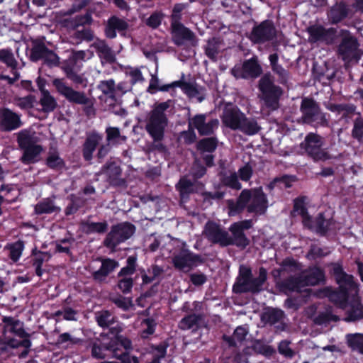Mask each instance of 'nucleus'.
<instances>
[{"instance_id": "7", "label": "nucleus", "mask_w": 363, "mask_h": 363, "mask_svg": "<svg viewBox=\"0 0 363 363\" xmlns=\"http://www.w3.org/2000/svg\"><path fill=\"white\" fill-rule=\"evenodd\" d=\"M277 31L272 20H264L252 28L249 39L254 43L262 44L277 38Z\"/></svg>"}, {"instance_id": "13", "label": "nucleus", "mask_w": 363, "mask_h": 363, "mask_svg": "<svg viewBox=\"0 0 363 363\" xmlns=\"http://www.w3.org/2000/svg\"><path fill=\"white\" fill-rule=\"evenodd\" d=\"M262 73V68L259 64L257 57L254 56L243 62L240 69H233L231 74L236 78L256 79Z\"/></svg>"}, {"instance_id": "58", "label": "nucleus", "mask_w": 363, "mask_h": 363, "mask_svg": "<svg viewBox=\"0 0 363 363\" xmlns=\"http://www.w3.org/2000/svg\"><path fill=\"white\" fill-rule=\"evenodd\" d=\"M47 164L51 168H57L62 166L63 161L57 152H50L47 159Z\"/></svg>"}, {"instance_id": "43", "label": "nucleus", "mask_w": 363, "mask_h": 363, "mask_svg": "<svg viewBox=\"0 0 363 363\" xmlns=\"http://www.w3.org/2000/svg\"><path fill=\"white\" fill-rule=\"evenodd\" d=\"M248 331L245 328L242 326L238 327L235 330L233 336H228V348L231 347H235L237 345L235 340L242 342L243 340H245Z\"/></svg>"}, {"instance_id": "44", "label": "nucleus", "mask_w": 363, "mask_h": 363, "mask_svg": "<svg viewBox=\"0 0 363 363\" xmlns=\"http://www.w3.org/2000/svg\"><path fill=\"white\" fill-rule=\"evenodd\" d=\"M97 49L99 56L106 62H112L114 56L111 49L106 45L104 41H99L95 44Z\"/></svg>"}, {"instance_id": "17", "label": "nucleus", "mask_w": 363, "mask_h": 363, "mask_svg": "<svg viewBox=\"0 0 363 363\" xmlns=\"http://www.w3.org/2000/svg\"><path fill=\"white\" fill-rule=\"evenodd\" d=\"M171 28L172 40L177 45H182L194 38L193 33L177 21L176 13L173 15Z\"/></svg>"}, {"instance_id": "34", "label": "nucleus", "mask_w": 363, "mask_h": 363, "mask_svg": "<svg viewBox=\"0 0 363 363\" xmlns=\"http://www.w3.org/2000/svg\"><path fill=\"white\" fill-rule=\"evenodd\" d=\"M284 318V313L279 308H269L262 313L261 320L266 324L271 325L280 323Z\"/></svg>"}, {"instance_id": "19", "label": "nucleus", "mask_w": 363, "mask_h": 363, "mask_svg": "<svg viewBox=\"0 0 363 363\" xmlns=\"http://www.w3.org/2000/svg\"><path fill=\"white\" fill-rule=\"evenodd\" d=\"M300 277L303 286H315L325 281V272L318 266L309 267Z\"/></svg>"}, {"instance_id": "25", "label": "nucleus", "mask_w": 363, "mask_h": 363, "mask_svg": "<svg viewBox=\"0 0 363 363\" xmlns=\"http://www.w3.org/2000/svg\"><path fill=\"white\" fill-rule=\"evenodd\" d=\"M267 279V271L264 267L259 268V276L252 277L244 285L245 291L258 294L263 290V285Z\"/></svg>"}, {"instance_id": "20", "label": "nucleus", "mask_w": 363, "mask_h": 363, "mask_svg": "<svg viewBox=\"0 0 363 363\" xmlns=\"http://www.w3.org/2000/svg\"><path fill=\"white\" fill-rule=\"evenodd\" d=\"M21 116L9 108L0 110V127L4 130H13L21 126Z\"/></svg>"}, {"instance_id": "15", "label": "nucleus", "mask_w": 363, "mask_h": 363, "mask_svg": "<svg viewBox=\"0 0 363 363\" xmlns=\"http://www.w3.org/2000/svg\"><path fill=\"white\" fill-rule=\"evenodd\" d=\"M268 208L267 195L264 193L261 186L252 189V198L247 206V212L263 215Z\"/></svg>"}, {"instance_id": "4", "label": "nucleus", "mask_w": 363, "mask_h": 363, "mask_svg": "<svg viewBox=\"0 0 363 363\" xmlns=\"http://www.w3.org/2000/svg\"><path fill=\"white\" fill-rule=\"evenodd\" d=\"M324 138L318 133L310 132L304 138L300 144L307 157L314 162H325L333 159V156L323 148Z\"/></svg>"}, {"instance_id": "64", "label": "nucleus", "mask_w": 363, "mask_h": 363, "mask_svg": "<svg viewBox=\"0 0 363 363\" xmlns=\"http://www.w3.org/2000/svg\"><path fill=\"white\" fill-rule=\"evenodd\" d=\"M48 49L45 48L43 45H36L35 46L31 51V58L33 60H38L39 59H43L45 55V52H47Z\"/></svg>"}, {"instance_id": "18", "label": "nucleus", "mask_w": 363, "mask_h": 363, "mask_svg": "<svg viewBox=\"0 0 363 363\" xmlns=\"http://www.w3.org/2000/svg\"><path fill=\"white\" fill-rule=\"evenodd\" d=\"M4 339L9 345L10 339H14L11 335L18 337H24L26 332L23 328V323L18 320L14 319L11 317H4Z\"/></svg>"}, {"instance_id": "11", "label": "nucleus", "mask_w": 363, "mask_h": 363, "mask_svg": "<svg viewBox=\"0 0 363 363\" xmlns=\"http://www.w3.org/2000/svg\"><path fill=\"white\" fill-rule=\"evenodd\" d=\"M180 87L182 90L193 101L201 102L206 96L205 89L195 83L175 81L162 86L160 90L167 91L172 88Z\"/></svg>"}, {"instance_id": "55", "label": "nucleus", "mask_w": 363, "mask_h": 363, "mask_svg": "<svg viewBox=\"0 0 363 363\" xmlns=\"http://www.w3.org/2000/svg\"><path fill=\"white\" fill-rule=\"evenodd\" d=\"M49 259V255L47 253L39 252L35 255L33 265L35 267L36 274L38 276H41L43 271L41 266L45 261Z\"/></svg>"}, {"instance_id": "40", "label": "nucleus", "mask_w": 363, "mask_h": 363, "mask_svg": "<svg viewBox=\"0 0 363 363\" xmlns=\"http://www.w3.org/2000/svg\"><path fill=\"white\" fill-rule=\"evenodd\" d=\"M156 327L155 321L152 318L144 319L140 323V335L142 338H148L155 333Z\"/></svg>"}, {"instance_id": "29", "label": "nucleus", "mask_w": 363, "mask_h": 363, "mask_svg": "<svg viewBox=\"0 0 363 363\" xmlns=\"http://www.w3.org/2000/svg\"><path fill=\"white\" fill-rule=\"evenodd\" d=\"M267 346L262 344V342L256 340L251 347H246L242 352H238L234 357L235 363H247V357L254 351L257 353L263 354L267 352Z\"/></svg>"}, {"instance_id": "57", "label": "nucleus", "mask_w": 363, "mask_h": 363, "mask_svg": "<svg viewBox=\"0 0 363 363\" xmlns=\"http://www.w3.org/2000/svg\"><path fill=\"white\" fill-rule=\"evenodd\" d=\"M253 169L249 163L245 164L238 169V177L244 182L249 181L251 179Z\"/></svg>"}, {"instance_id": "63", "label": "nucleus", "mask_w": 363, "mask_h": 363, "mask_svg": "<svg viewBox=\"0 0 363 363\" xmlns=\"http://www.w3.org/2000/svg\"><path fill=\"white\" fill-rule=\"evenodd\" d=\"M297 178L295 175L284 174L281 177H275V181H278L279 183L284 184L286 189L291 188L292 183L295 182Z\"/></svg>"}, {"instance_id": "45", "label": "nucleus", "mask_w": 363, "mask_h": 363, "mask_svg": "<svg viewBox=\"0 0 363 363\" xmlns=\"http://www.w3.org/2000/svg\"><path fill=\"white\" fill-rule=\"evenodd\" d=\"M95 318L99 325L102 328L109 327L114 320L113 315L107 311L96 313Z\"/></svg>"}, {"instance_id": "16", "label": "nucleus", "mask_w": 363, "mask_h": 363, "mask_svg": "<svg viewBox=\"0 0 363 363\" xmlns=\"http://www.w3.org/2000/svg\"><path fill=\"white\" fill-rule=\"evenodd\" d=\"M340 37H342V40L337 47V53L343 60H347L356 52L359 44L357 38L351 35L347 30Z\"/></svg>"}, {"instance_id": "48", "label": "nucleus", "mask_w": 363, "mask_h": 363, "mask_svg": "<svg viewBox=\"0 0 363 363\" xmlns=\"http://www.w3.org/2000/svg\"><path fill=\"white\" fill-rule=\"evenodd\" d=\"M221 48V43L218 38L210 40L206 47V53L211 59L216 58L219 50Z\"/></svg>"}, {"instance_id": "10", "label": "nucleus", "mask_w": 363, "mask_h": 363, "mask_svg": "<svg viewBox=\"0 0 363 363\" xmlns=\"http://www.w3.org/2000/svg\"><path fill=\"white\" fill-rule=\"evenodd\" d=\"M135 232L134 225L123 223L113 227L104 241L108 247L113 248L121 242L128 239Z\"/></svg>"}, {"instance_id": "56", "label": "nucleus", "mask_w": 363, "mask_h": 363, "mask_svg": "<svg viewBox=\"0 0 363 363\" xmlns=\"http://www.w3.org/2000/svg\"><path fill=\"white\" fill-rule=\"evenodd\" d=\"M216 142L213 138H206L201 140L198 144V149L201 151L211 152L216 149Z\"/></svg>"}, {"instance_id": "51", "label": "nucleus", "mask_w": 363, "mask_h": 363, "mask_svg": "<svg viewBox=\"0 0 363 363\" xmlns=\"http://www.w3.org/2000/svg\"><path fill=\"white\" fill-rule=\"evenodd\" d=\"M35 102V98L32 95L14 99V104L21 109L32 108Z\"/></svg>"}, {"instance_id": "59", "label": "nucleus", "mask_w": 363, "mask_h": 363, "mask_svg": "<svg viewBox=\"0 0 363 363\" xmlns=\"http://www.w3.org/2000/svg\"><path fill=\"white\" fill-rule=\"evenodd\" d=\"M281 266L283 267V270H289L291 272H295L298 269L299 266L298 262L293 257H286L281 263Z\"/></svg>"}, {"instance_id": "42", "label": "nucleus", "mask_w": 363, "mask_h": 363, "mask_svg": "<svg viewBox=\"0 0 363 363\" xmlns=\"http://www.w3.org/2000/svg\"><path fill=\"white\" fill-rule=\"evenodd\" d=\"M195 185L186 177H183L180 179L177 185V189L179 191L182 199H184L191 192L194 191Z\"/></svg>"}, {"instance_id": "41", "label": "nucleus", "mask_w": 363, "mask_h": 363, "mask_svg": "<svg viewBox=\"0 0 363 363\" xmlns=\"http://www.w3.org/2000/svg\"><path fill=\"white\" fill-rule=\"evenodd\" d=\"M60 211V208L56 206L52 200L45 199L38 203L35 207V211L38 214L50 213Z\"/></svg>"}, {"instance_id": "3", "label": "nucleus", "mask_w": 363, "mask_h": 363, "mask_svg": "<svg viewBox=\"0 0 363 363\" xmlns=\"http://www.w3.org/2000/svg\"><path fill=\"white\" fill-rule=\"evenodd\" d=\"M39 137L32 130H22L18 134V143L23 153L21 160L26 164L35 163L40 160L43 151L41 145H38Z\"/></svg>"}, {"instance_id": "54", "label": "nucleus", "mask_w": 363, "mask_h": 363, "mask_svg": "<svg viewBox=\"0 0 363 363\" xmlns=\"http://www.w3.org/2000/svg\"><path fill=\"white\" fill-rule=\"evenodd\" d=\"M330 251L325 252L323 248L318 247L316 245H311L308 252V257H311L312 259H315L317 258H321L328 256L330 254Z\"/></svg>"}, {"instance_id": "35", "label": "nucleus", "mask_w": 363, "mask_h": 363, "mask_svg": "<svg viewBox=\"0 0 363 363\" xmlns=\"http://www.w3.org/2000/svg\"><path fill=\"white\" fill-rule=\"evenodd\" d=\"M281 291H298L302 285L301 277L290 276L277 284Z\"/></svg>"}, {"instance_id": "37", "label": "nucleus", "mask_w": 363, "mask_h": 363, "mask_svg": "<svg viewBox=\"0 0 363 363\" xmlns=\"http://www.w3.org/2000/svg\"><path fill=\"white\" fill-rule=\"evenodd\" d=\"M40 104L44 112L53 111L57 105L56 99L49 91H43V93L40 94Z\"/></svg>"}, {"instance_id": "47", "label": "nucleus", "mask_w": 363, "mask_h": 363, "mask_svg": "<svg viewBox=\"0 0 363 363\" xmlns=\"http://www.w3.org/2000/svg\"><path fill=\"white\" fill-rule=\"evenodd\" d=\"M106 132L107 140L110 143H121L126 140V137L121 135L119 129L117 128L109 127L106 128Z\"/></svg>"}, {"instance_id": "31", "label": "nucleus", "mask_w": 363, "mask_h": 363, "mask_svg": "<svg viewBox=\"0 0 363 363\" xmlns=\"http://www.w3.org/2000/svg\"><path fill=\"white\" fill-rule=\"evenodd\" d=\"M118 265V263L115 260L111 259H102L100 269L93 274L94 278L99 281H104Z\"/></svg>"}, {"instance_id": "38", "label": "nucleus", "mask_w": 363, "mask_h": 363, "mask_svg": "<svg viewBox=\"0 0 363 363\" xmlns=\"http://www.w3.org/2000/svg\"><path fill=\"white\" fill-rule=\"evenodd\" d=\"M346 340L349 347L363 354V333L347 334Z\"/></svg>"}, {"instance_id": "32", "label": "nucleus", "mask_w": 363, "mask_h": 363, "mask_svg": "<svg viewBox=\"0 0 363 363\" xmlns=\"http://www.w3.org/2000/svg\"><path fill=\"white\" fill-rule=\"evenodd\" d=\"M128 28L127 23L118 17H111L107 23L106 28V35L109 38H113L116 36V31L122 32Z\"/></svg>"}, {"instance_id": "50", "label": "nucleus", "mask_w": 363, "mask_h": 363, "mask_svg": "<svg viewBox=\"0 0 363 363\" xmlns=\"http://www.w3.org/2000/svg\"><path fill=\"white\" fill-rule=\"evenodd\" d=\"M352 137L357 141L363 140V119L357 117L354 121L353 128L352 130Z\"/></svg>"}, {"instance_id": "6", "label": "nucleus", "mask_w": 363, "mask_h": 363, "mask_svg": "<svg viewBox=\"0 0 363 363\" xmlns=\"http://www.w3.org/2000/svg\"><path fill=\"white\" fill-rule=\"evenodd\" d=\"M228 128L239 130L248 135L257 134L261 129L257 122L248 118L240 111H235L228 108Z\"/></svg>"}, {"instance_id": "12", "label": "nucleus", "mask_w": 363, "mask_h": 363, "mask_svg": "<svg viewBox=\"0 0 363 363\" xmlns=\"http://www.w3.org/2000/svg\"><path fill=\"white\" fill-rule=\"evenodd\" d=\"M52 84L57 91L69 102L82 105L88 104L89 99L84 93L74 90L71 86L66 84L62 79H55L53 80Z\"/></svg>"}, {"instance_id": "22", "label": "nucleus", "mask_w": 363, "mask_h": 363, "mask_svg": "<svg viewBox=\"0 0 363 363\" xmlns=\"http://www.w3.org/2000/svg\"><path fill=\"white\" fill-rule=\"evenodd\" d=\"M308 199L306 196H299L293 200V209L291 215L295 216L298 215L302 218V224L303 227L311 221L312 216L309 214L307 204Z\"/></svg>"}, {"instance_id": "61", "label": "nucleus", "mask_w": 363, "mask_h": 363, "mask_svg": "<svg viewBox=\"0 0 363 363\" xmlns=\"http://www.w3.org/2000/svg\"><path fill=\"white\" fill-rule=\"evenodd\" d=\"M166 354V347L159 345L152 350V360L150 363H160V360Z\"/></svg>"}, {"instance_id": "52", "label": "nucleus", "mask_w": 363, "mask_h": 363, "mask_svg": "<svg viewBox=\"0 0 363 363\" xmlns=\"http://www.w3.org/2000/svg\"><path fill=\"white\" fill-rule=\"evenodd\" d=\"M291 342L287 340H281L278 345V352L286 358H292L295 352L290 347Z\"/></svg>"}, {"instance_id": "46", "label": "nucleus", "mask_w": 363, "mask_h": 363, "mask_svg": "<svg viewBox=\"0 0 363 363\" xmlns=\"http://www.w3.org/2000/svg\"><path fill=\"white\" fill-rule=\"evenodd\" d=\"M201 319V316L196 315H189L181 320L179 323V327L182 330H189L193 328L194 326H197L199 321Z\"/></svg>"}, {"instance_id": "1", "label": "nucleus", "mask_w": 363, "mask_h": 363, "mask_svg": "<svg viewBox=\"0 0 363 363\" xmlns=\"http://www.w3.org/2000/svg\"><path fill=\"white\" fill-rule=\"evenodd\" d=\"M171 101L156 104L147 114L145 129L155 141L161 140L167 126L168 120L164 111L170 106Z\"/></svg>"}, {"instance_id": "53", "label": "nucleus", "mask_w": 363, "mask_h": 363, "mask_svg": "<svg viewBox=\"0 0 363 363\" xmlns=\"http://www.w3.org/2000/svg\"><path fill=\"white\" fill-rule=\"evenodd\" d=\"M0 60L12 68H15L16 66V61L14 58V56L13 53L9 50H0Z\"/></svg>"}, {"instance_id": "14", "label": "nucleus", "mask_w": 363, "mask_h": 363, "mask_svg": "<svg viewBox=\"0 0 363 363\" xmlns=\"http://www.w3.org/2000/svg\"><path fill=\"white\" fill-rule=\"evenodd\" d=\"M335 220L333 218H326L324 212H320L311 221L307 223L304 228L313 231L317 235L325 237L331 230L335 225Z\"/></svg>"}, {"instance_id": "26", "label": "nucleus", "mask_w": 363, "mask_h": 363, "mask_svg": "<svg viewBox=\"0 0 363 363\" xmlns=\"http://www.w3.org/2000/svg\"><path fill=\"white\" fill-rule=\"evenodd\" d=\"M203 234L212 242L219 243L222 246L227 245L225 233L214 223L209 222L206 223Z\"/></svg>"}, {"instance_id": "62", "label": "nucleus", "mask_w": 363, "mask_h": 363, "mask_svg": "<svg viewBox=\"0 0 363 363\" xmlns=\"http://www.w3.org/2000/svg\"><path fill=\"white\" fill-rule=\"evenodd\" d=\"M162 17H163V16L161 13L155 12V13H152L146 20V24L152 28H155L160 25L161 21L162 20Z\"/></svg>"}, {"instance_id": "33", "label": "nucleus", "mask_w": 363, "mask_h": 363, "mask_svg": "<svg viewBox=\"0 0 363 363\" xmlns=\"http://www.w3.org/2000/svg\"><path fill=\"white\" fill-rule=\"evenodd\" d=\"M269 60L272 72L278 76L279 82L284 84L286 83L289 77V72L281 65L279 64V55L277 53L269 55Z\"/></svg>"}, {"instance_id": "8", "label": "nucleus", "mask_w": 363, "mask_h": 363, "mask_svg": "<svg viewBox=\"0 0 363 363\" xmlns=\"http://www.w3.org/2000/svg\"><path fill=\"white\" fill-rule=\"evenodd\" d=\"M258 86L267 106L274 107L278 104L283 91L280 86L274 84L269 74H264L259 79Z\"/></svg>"}, {"instance_id": "24", "label": "nucleus", "mask_w": 363, "mask_h": 363, "mask_svg": "<svg viewBox=\"0 0 363 363\" xmlns=\"http://www.w3.org/2000/svg\"><path fill=\"white\" fill-rule=\"evenodd\" d=\"M194 256L184 247L172 259L174 267L179 270L187 272L194 265Z\"/></svg>"}, {"instance_id": "49", "label": "nucleus", "mask_w": 363, "mask_h": 363, "mask_svg": "<svg viewBox=\"0 0 363 363\" xmlns=\"http://www.w3.org/2000/svg\"><path fill=\"white\" fill-rule=\"evenodd\" d=\"M99 89L111 98H113L116 95V86L113 79L101 82L99 84Z\"/></svg>"}, {"instance_id": "9", "label": "nucleus", "mask_w": 363, "mask_h": 363, "mask_svg": "<svg viewBox=\"0 0 363 363\" xmlns=\"http://www.w3.org/2000/svg\"><path fill=\"white\" fill-rule=\"evenodd\" d=\"M315 296L319 298H328L335 306L344 308L348 303L349 291L346 286H338L336 289L325 286L318 289L315 292Z\"/></svg>"}, {"instance_id": "39", "label": "nucleus", "mask_w": 363, "mask_h": 363, "mask_svg": "<svg viewBox=\"0 0 363 363\" xmlns=\"http://www.w3.org/2000/svg\"><path fill=\"white\" fill-rule=\"evenodd\" d=\"M363 319V305L360 303L353 304L347 311L346 322H355Z\"/></svg>"}, {"instance_id": "27", "label": "nucleus", "mask_w": 363, "mask_h": 363, "mask_svg": "<svg viewBox=\"0 0 363 363\" xmlns=\"http://www.w3.org/2000/svg\"><path fill=\"white\" fill-rule=\"evenodd\" d=\"M332 268L330 273L334 277L337 284L339 286H352L353 284V276L347 274L341 264L337 262H333L330 264Z\"/></svg>"}, {"instance_id": "60", "label": "nucleus", "mask_w": 363, "mask_h": 363, "mask_svg": "<svg viewBox=\"0 0 363 363\" xmlns=\"http://www.w3.org/2000/svg\"><path fill=\"white\" fill-rule=\"evenodd\" d=\"M23 245L22 242H18L12 245L10 247V257L14 262L18 260L21 257Z\"/></svg>"}, {"instance_id": "2", "label": "nucleus", "mask_w": 363, "mask_h": 363, "mask_svg": "<svg viewBox=\"0 0 363 363\" xmlns=\"http://www.w3.org/2000/svg\"><path fill=\"white\" fill-rule=\"evenodd\" d=\"M300 111V121L303 124L309 125L315 128L329 125L328 113L322 111L319 104L313 98L303 97L301 102Z\"/></svg>"}, {"instance_id": "5", "label": "nucleus", "mask_w": 363, "mask_h": 363, "mask_svg": "<svg viewBox=\"0 0 363 363\" xmlns=\"http://www.w3.org/2000/svg\"><path fill=\"white\" fill-rule=\"evenodd\" d=\"M308 34V41L310 43H322L327 45H333L337 43L340 35H342L346 30H340L336 28H325L321 24L311 25L306 28Z\"/></svg>"}, {"instance_id": "36", "label": "nucleus", "mask_w": 363, "mask_h": 363, "mask_svg": "<svg viewBox=\"0 0 363 363\" xmlns=\"http://www.w3.org/2000/svg\"><path fill=\"white\" fill-rule=\"evenodd\" d=\"M101 140L102 137L96 133L91 134L87 138L84 146V157L86 160L91 159L93 152Z\"/></svg>"}, {"instance_id": "28", "label": "nucleus", "mask_w": 363, "mask_h": 363, "mask_svg": "<svg viewBox=\"0 0 363 363\" xmlns=\"http://www.w3.org/2000/svg\"><path fill=\"white\" fill-rule=\"evenodd\" d=\"M232 235L228 236V245H235L241 249H245L250 243L249 239L245 233L236 227L234 224H231L228 228Z\"/></svg>"}, {"instance_id": "21", "label": "nucleus", "mask_w": 363, "mask_h": 363, "mask_svg": "<svg viewBox=\"0 0 363 363\" xmlns=\"http://www.w3.org/2000/svg\"><path fill=\"white\" fill-rule=\"evenodd\" d=\"M218 123V121H207L205 115L199 114L189 120V126L191 130L196 129L201 135H209Z\"/></svg>"}, {"instance_id": "30", "label": "nucleus", "mask_w": 363, "mask_h": 363, "mask_svg": "<svg viewBox=\"0 0 363 363\" xmlns=\"http://www.w3.org/2000/svg\"><path fill=\"white\" fill-rule=\"evenodd\" d=\"M348 15V9L343 1L333 6L328 11V16L332 23L337 24L345 19Z\"/></svg>"}, {"instance_id": "23", "label": "nucleus", "mask_w": 363, "mask_h": 363, "mask_svg": "<svg viewBox=\"0 0 363 363\" xmlns=\"http://www.w3.org/2000/svg\"><path fill=\"white\" fill-rule=\"evenodd\" d=\"M252 198V189H243L237 199L236 202L228 199V215H235L241 213L245 208H247L248 203Z\"/></svg>"}]
</instances>
